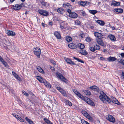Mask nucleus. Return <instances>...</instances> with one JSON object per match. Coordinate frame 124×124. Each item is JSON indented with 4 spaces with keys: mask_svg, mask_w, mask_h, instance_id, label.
<instances>
[{
    "mask_svg": "<svg viewBox=\"0 0 124 124\" xmlns=\"http://www.w3.org/2000/svg\"><path fill=\"white\" fill-rule=\"evenodd\" d=\"M90 88L92 90L100 93V95L99 96V98L104 103H106V101L110 102V100L109 99L103 91H100L98 87L95 85H93L91 86Z\"/></svg>",
    "mask_w": 124,
    "mask_h": 124,
    "instance_id": "1",
    "label": "nucleus"
},
{
    "mask_svg": "<svg viewBox=\"0 0 124 124\" xmlns=\"http://www.w3.org/2000/svg\"><path fill=\"white\" fill-rule=\"evenodd\" d=\"M34 54L39 58H40V55L41 53V51L40 48L36 47L33 50Z\"/></svg>",
    "mask_w": 124,
    "mask_h": 124,
    "instance_id": "2",
    "label": "nucleus"
},
{
    "mask_svg": "<svg viewBox=\"0 0 124 124\" xmlns=\"http://www.w3.org/2000/svg\"><path fill=\"white\" fill-rule=\"evenodd\" d=\"M56 75L57 77L60 79L61 80L65 82H66V79L62 74L58 72H56Z\"/></svg>",
    "mask_w": 124,
    "mask_h": 124,
    "instance_id": "3",
    "label": "nucleus"
},
{
    "mask_svg": "<svg viewBox=\"0 0 124 124\" xmlns=\"http://www.w3.org/2000/svg\"><path fill=\"white\" fill-rule=\"evenodd\" d=\"M38 11L40 14L43 16H47L49 15L48 12L45 10H39Z\"/></svg>",
    "mask_w": 124,
    "mask_h": 124,
    "instance_id": "4",
    "label": "nucleus"
},
{
    "mask_svg": "<svg viewBox=\"0 0 124 124\" xmlns=\"http://www.w3.org/2000/svg\"><path fill=\"white\" fill-rule=\"evenodd\" d=\"M106 119L110 122L114 123L115 122V118L110 115H107L106 116Z\"/></svg>",
    "mask_w": 124,
    "mask_h": 124,
    "instance_id": "5",
    "label": "nucleus"
},
{
    "mask_svg": "<svg viewBox=\"0 0 124 124\" xmlns=\"http://www.w3.org/2000/svg\"><path fill=\"white\" fill-rule=\"evenodd\" d=\"M100 48V47L98 45H95L93 47H90L89 48V49L91 51L94 52L95 51V50H99Z\"/></svg>",
    "mask_w": 124,
    "mask_h": 124,
    "instance_id": "6",
    "label": "nucleus"
},
{
    "mask_svg": "<svg viewBox=\"0 0 124 124\" xmlns=\"http://www.w3.org/2000/svg\"><path fill=\"white\" fill-rule=\"evenodd\" d=\"M72 91L79 98L82 99H83V95H82L78 91L76 90L75 89H73Z\"/></svg>",
    "mask_w": 124,
    "mask_h": 124,
    "instance_id": "7",
    "label": "nucleus"
},
{
    "mask_svg": "<svg viewBox=\"0 0 124 124\" xmlns=\"http://www.w3.org/2000/svg\"><path fill=\"white\" fill-rule=\"evenodd\" d=\"M96 40L98 44L102 46H104V44L103 40L100 38H97Z\"/></svg>",
    "mask_w": 124,
    "mask_h": 124,
    "instance_id": "8",
    "label": "nucleus"
},
{
    "mask_svg": "<svg viewBox=\"0 0 124 124\" xmlns=\"http://www.w3.org/2000/svg\"><path fill=\"white\" fill-rule=\"evenodd\" d=\"M110 99L109 98H108ZM110 102H108L109 103H110L111 101H112L113 103L117 104L118 105L120 104V103L118 102V101L116 98L114 97H113L112 99L110 100Z\"/></svg>",
    "mask_w": 124,
    "mask_h": 124,
    "instance_id": "9",
    "label": "nucleus"
},
{
    "mask_svg": "<svg viewBox=\"0 0 124 124\" xmlns=\"http://www.w3.org/2000/svg\"><path fill=\"white\" fill-rule=\"evenodd\" d=\"M69 16L71 18H76L78 16V15L75 12H72L70 14Z\"/></svg>",
    "mask_w": 124,
    "mask_h": 124,
    "instance_id": "10",
    "label": "nucleus"
},
{
    "mask_svg": "<svg viewBox=\"0 0 124 124\" xmlns=\"http://www.w3.org/2000/svg\"><path fill=\"white\" fill-rule=\"evenodd\" d=\"M68 46L71 49H75L77 48V46L76 44L71 43L68 45Z\"/></svg>",
    "mask_w": 124,
    "mask_h": 124,
    "instance_id": "11",
    "label": "nucleus"
},
{
    "mask_svg": "<svg viewBox=\"0 0 124 124\" xmlns=\"http://www.w3.org/2000/svg\"><path fill=\"white\" fill-rule=\"evenodd\" d=\"M6 32L8 35L14 36L15 35V32L12 31H6Z\"/></svg>",
    "mask_w": 124,
    "mask_h": 124,
    "instance_id": "12",
    "label": "nucleus"
},
{
    "mask_svg": "<svg viewBox=\"0 0 124 124\" xmlns=\"http://www.w3.org/2000/svg\"><path fill=\"white\" fill-rule=\"evenodd\" d=\"M12 73L13 75L17 80L20 81H21L22 80L21 78L14 71H12Z\"/></svg>",
    "mask_w": 124,
    "mask_h": 124,
    "instance_id": "13",
    "label": "nucleus"
},
{
    "mask_svg": "<svg viewBox=\"0 0 124 124\" xmlns=\"http://www.w3.org/2000/svg\"><path fill=\"white\" fill-rule=\"evenodd\" d=\"M108 37L111 41H116V38L114 35L110 34L108 36Z\"/></svg>",
    "mask_w": 124,
    "mask_h": 124,
    "instance_id": "14",
    "label": "nucleus"
},
{
    "mask_svg": "<svg viewBox=\"0 0 124 124\" xmlns=\"http://www.w3.org/2000/svg\"><path fill=\"white\" fill-rule=\"evenodd\" d=\"M116 60V58L114 57L110 56L107 58V60L109 62H113Z\"/></svg>",
    "mask_w": 124,
    "mask_h": 124,
    "instance_id": "15",
    "label": "nucleus"
},
{
    "mask_svg": "<svg viewBox=\"0 0 124 124\" xmlns=\"http://www.w3.org/2000/svg\"><path fill=\"white\" fill-rule=\"evenodd\" d=\"M54 34L58 39H61V36L60 34L58 32L55 31L54 32Z\"/></svg>",
    "mask_w": 124,
    "mask_h": 124,
    "instance_id": "16",
    "label": "nucleus"
},
{
    "mask_svg": "<svg viewBox=\"0 0 124 124\" xmlns=\"http://www.w3.org/2000/svg\"><path fill=\"white\" fill-rule=\"evenodd\" d=\"M86 102L88 104L92 106H94L95 105L94 102L89 98L87 99Z\"/></svg>",
    "mask_w": 124,
    "mask_h": 124,
    "instance_id": "17",
    "label": "nucleus"
},
{
    "mask_svg": "<svg viewBox=\"0 0 124 124\" xmlns=\"http://www.w3.org/2000/svg\"><path fill=\"white\" fill-rule=\"evenodd\" d=\"M66 61L67 63L72 65H75V64L69 58H67L65 60Z\"/></svg>",
    "mask_w": 124,
    "mask_h": 124,
    "instance_id": "18",
    "label": "nucleus"
},
{
    "mask_svg": "<svg viewBox=\"0 0 124 124\" xmlns=\"http://www.w3.org/2000/svg\"><path fill=\"white\" fill-rule=\"evenodd\" d=\"M42 83H43L48 88H50L51 87V85L46 80H44L43 82Z\"/></svg>",
    "mask_w": 124,
    "mask_h": 124,
    "instance_id": "19",
    "label": "nucleus"
},
{
    "mask_svg": "<svg viewBox=\"0 0 124 124\" xmlns=\"http://www.w3.org/2000/svg\"><path fill=\"white\" fill-rule=\"evenodd\" d=\"M111 5H113L115 6H119L120 5V3L119 2L114 1L113 2Z\"/></svg>",
    "mask_w": 124,
    "mask_h": 124,
    "instance_id": "20",
    "label": "nucleus"
},
{
    "mask_svg": "<svg viewBox=\"0 0 124 124\" xmlns=\"http://www.w3.org/2000/svg\"><path fill=\"white\" fill-rule=\"evenodd\" d=\"M78 3L79 4H80L81 6L83 7L85 6L87 4V2L86 1H81L80 2H79Z\"/></svg>",
    "mask_w": 124,
    "mask_h": 124,
    "instance_id": "21",
    "label": "nucleus"
},
{
    "mask_svg": "<svg viewBox=\"0 0 124 124\" xmlns=\"http://www.w3.org/2000/svg\"><path fill=\"white\" fill-rule=\"evenodd\" d=\"M36 78L41 83H42L43 82L44 80L42 78L39 76H37L36 77Z\"/></svg>",
    "mask_w": 124,
    "mask_h": 124,
    "instance_id": "22",
    "label": "nucleus"
},
{
    "mask_svg": "<svg viewBox=\"0 0 124 124\" xmlns=\"http://www.w3.org/2000/svg\"><path fill=\"white\" fill-rule=\"evenodd\" d=\"M57 11L61 14H63L64 11V10L62 8H59L57 9Z\"/></svg>",
    "mask_w": 124,
    "mask_h": 124,
    "instance_id": "23",
    "label": "nucleus"
},
{
    "mask_svg": "<svg viewBox=\"0 0 124 124\" xmlns=\"http://www.w3.org/2000/svg\"><path fill=\"white\" fill-rule=\"evenodd\" d=\"M13 8L15 10H19L21 8L20 6L18 4H16L13 6Z\"/></svg>",
    "mask_w": 124,
    "mask_h": 124,
    "instance_id": "24",
    "label": "nucleus"
},
{
    "mask_svg": "<svg viewBox=\"0 0 124 124\" xmlns=\"http://www.w3.org/2000/svg\"><path fill=\"white\" fill-rule=\"evenodd\" d=\"M94 35L97 38H99V37H101L102 34L101 33L98 32H94Z\"/></svg>",
    "mask_w": 124,
    "mask_h": 124,
    "instance_id": "25",
    "label": "nucleus"
},
{
    "mask_svg": "<svg viewBox=\"0 0 124 124\" xmlns=\"http://www.w3.org/2000/svg\"><path fill=\"white\" fill-rule=\"evenodd\" d=\"M96 22L100 25L102 26H103L105 24L104 22L100 20H98L96 21Z\"/></svg>",
    "mask_w": 124,
    "mask_h": 124,
    "instance_id": "26",
    "label": "nucleus"
},
{
    "mask_svg": "<svg viewBox=\"0 0 124 124\" xmlns=\"http://www.w3.org/2000/svg\"><path fill=\"white\" fill-rule=\"evenodd\" d=\"M82 91L86 95H90L91 94V92L88 90H83Z\"/></svg>",
    "mask_w": 124,
    "mask_h": 124,
    "instance_id": "27",
    "label": "nucleus"
},
{
    "mask_svg": "<svg viewBox=\"0 0 124 124\" xmlns=\"http://www.w3.org/2000/svg\"><path fill=\"white\" fill-rule=\"evenodd\" d=\"M89 12L93 15H94L97 13L98 11L96 10H89Z\"/></svg>",
    "mask_w": 124,
    "mask_h": 124,
    "instance_id": "28",
    "label": "nucleus"
},
{
    "mask_svg": "<svg viewBox=\"0 0 124 124\" xmlns=\"http://www.w3.org/2000/svg\"><path fill=\"white\" fill-rule=\"evenodd\" d=\"M25 119L30 124H34L33 122L27 117H26Z\"/></svg>",
    "mask_w": 124,
    "mask_h": 124,
    "instance_id": "29",
    "label": "nucleus"
},
{
    "mask_svg": "<svg viewBox=\"0 0 124 124\" xmlns=\"http://www.w3.org/2000/svg\"><path fill=\"white\" fill-rule=\"evenodd\" d=\"M81 54L84 55H87L88 53L86 51L84 50H82L80 51Z\"/></svg>",
    "mask_w": 124,
    "mask_h": 124,
    "instance_id": "30",
    "label": "nucleus"
},
{
    "mask_svg": "<svg viewBox=\"0 0 124 124\" xmlns=\"http://www.w3.org/2000/svg\"><path fill=\"white\" fill-rule=\"evenodd\" d=\"M78 47L81 49H82L84 48L85 46L83 44L80 43L78 44Z\"/></svg>",
    "mask_w": 124,
    "mask_h": 124,
    "instance_id": "31",
    "label": "nucleus"
},
{
    "mask_svg": "<svg viewBox=\"0 0 124 124\" xmlns=\"http://www.w3.org/2000/svg\"><path fill=\"white\" fill-rule=\"evenodd\" d=\"M6 88H8V87L7 86L2 84H0V88L1 89H5Z\"/></svg>",
    "mask_w": 124,
    "mask_h": 124,
    "instance_id": "32",
    "label": "nucleus"
},
{
    "mask_svg": "<svg viewBox=\"0 0 124 124\" xmlns=\"http://www.w3.org/2000/svg\"><path fill=\"white\" fill-rule=\"evenodd\" d=\"M73 58L74 59L76 60L78 62H80L83 63H84V62L81 59L77 58L75 57H73Z\"/></svg>",
    "mask_w": 124,
    "mask_h": 124,
    "instance_id": "33",
    "label": "nucleus"
},
{
    "mask_svg": "<svg viewBox=\"0 0 124 124\" xmlns=\"http://www.w3.org/2000/svg\"><path fill=\"white\" fill-rule=\"evenodd\" d=\"M60 92L63 95V96H66V93L65 91L64 90H63L62 89L60 90Z\"/></svg>",
    "mask_w": 124,
    "mask_h": 124,
    "instance_id": "34",
    "label": "nucleus"
},
{
    "mask_svg": "<svg viewBox=\"0 0 124 124\" xmlns=\"http://www.w3.org/2000/svg\"><path fill=\"white\" fill-rule=\"evenodd\" d=\"M38 70L42 73H44V71L43 70L39 67L38 66L37 68Z\"/></svg>",
    "mask_w": 124,
    "mask_h": 124,
    "instance_id": "35",
    "label": "nucleus"
},
{
    "mask_svg": "<svg viewBox=\"0 0 124 124\" xmlns=\"http://www.w3.org/2000/svg\"><path fill=\"white\" fill-rule=\"evenodd\" d=\"M115 10L116 12L120 13H122L123 12V10L121 8L116 9Z\"/></svg>",
    "mask_w": 124,
    "mask_h": 124,
    "instance_id": "36",
    "label": "nucleus"
},
{
    "mask_svg": "<svg viewBox=\"0 0 124 124\" xmlns=\"http://www.w3.org/2000/svg\"><path fill=\"white\" fill-rule=\"evenodd\" d=\"M117 61L119 63L123 65H124V60L121 59H118Z\"/></svg>",
    "mask_w": 124,
    "mask_h": 124,
    "instance_id": "37",
    "label": "nucleus"
},
{
    "mask_svg": "<svg viewBox=\"0 0 124 124\" xmlns=\"http://www.w3.org/2000/svg\"><path fill=\"white\" fill-rule=\"evenodd\" d=\"M66 40L68 42H70L72 40V39L70 37L67 36L66 37Z\"/></svg>",
    "mask_w": 124,
    "mask_h": 124,
    "instance_id": "38",
    "label": "nucleus"
},
{
    "mask_svg": "<svg viewBox=\"0 0 124 124\" xmlns=\"http://www.w3.org/2000/svg\"><path fill=\"white\" fill-rule=\"evenodd\" d=\"M2 63L5 66V67H8V64L5 61L3 60L2 61H1Z\"/></svg>",
    "mask_w": 124,
    "mask_h": 124,
    "instance_id": "39",
    "label": "nucleus"
},
{
    "mask_svg": "<svg viewBox=\"0 0 124 124\" xmlns=\"http://www.w3.org/2000/svg\"><path fill=\"white\" fill-rule=\"evenodd\" d=\"M89 120H90L91 121H93V119L92 117L90 116V115L88 114V115H87L86 117Z\"/></svg>",
    "mask_w": 124,
    "mask_h": 124,
    "instance_id": "40",
    "label": "nucleus"
},
{
    "mask_svg": "<svg viewBox=\"0 0 124 124\" xmlns=\"http://www.w3.org/2000/svg\"><path fill=\"white\" fill-rule=\"evenodd\" d=\"M81 122L82 124H90L83 119L81 120Z\"/></svg>",
    "mask_w": 124,
    "mask_h": 124,
    "instance_id": "41",
    "label": "nucleus"
},
{
    "mask_svg": "<svg viewBox=\"0 0 124 124\" xmlns=\"http://www.w3.org/2000/svg\"><path fill=\"white\" fill-rule=\"evenodd\" d=\"M83 114L85 117L88 115V114L85 111H83L82 112Z\"/></svg>",
    "mask_w": 124,
    "mask_h": 124,
    "instance_id": "42",
    "label": "nucleus"
},
{
    "mask_svg": "<svg viewBox=\"0 0 124 124\" xmlns=\"http://www.w3.org/2000/svg\"><path fill=\"white\" fill-rule=\"evenodd\" d=\"M44 120L47 124H48L51 122L49 120L46 118H44Z\"/></svg>",
    "mask_w": 124,
    "mask_h": 124,
    "instance_id": "43",
    "label": "nucleus"
},
{
    "mask_svg": "<svg viewBox=\"0 0 124 124\" xmlns=\"http://www.w3.org/2000/svg\"><path fill=\"white\" fill-rule=\"evenodd\" d=\"M66 103L67 104L69 105L70 106H71L72 105V104L68 100H67L66 101Z\"/></svg>",
    "mask_w": 124,
    "mask_h": 124,
    "instance_id": "44",
    "label": "nucleus"
},
{
    "mask_svg": "<svg viewBox=\"0 0 124 124\" xmlns=\"http://www.w3.org/2000/svg\"><path fill=\"white\" fill-rule=\"evenodd\" d=\"M75 23L77 25H79L80 24V22L78 20H76L75 21Z\"/></svg>",
    "mask_w": 124,
    "mask_h": 124,
    "instance_id": "45",
    "label": "nucleus"
},
{
    "mask_svg": "<svg viewBox=\"0 0 124 124\" xmlns=\"http://www.w3.org/2000/svg\"><path fill=\"white\" fill-rule=\"evenodd\" d=\"M22 93L23 94L27 96H29V94L28 93H26L25 91H22Z\"/></svg>",
    "mask_w": 124,
    "mask_h": 124,
    "instance_id": "46",
    "label": "nucleus"
},
{
    "mask_svg": "<svg viewBox=\"0 0 124 124\" xmlns=\"http://www.w3.org/2000/svg\"><path fill=\"white\" fill-rule=\"evenodd\" d=\"M50 61L54 65H55L56 64L55 62L53 60H50Z\"/></svg>",
    "mask_w": 124,
    "mask_h": 124,
    "instance_id": "47",
    "label": "nucleus"
},
{
    "mask_svg": "<svg viewBox=\"0 0 124 124\" xmlns=\"http://www.w3.org/2000/svg\"><path fill=\"white\" fill-rule=\"evenodd\" d=\"M17 119L21 122H24L23 120V119L22 118L20 117L19 116L18 118H17Z\"/></svg>",
    "mask_w": 124,
    "mask_h": 124,
    "instance_id": "48",
    "label": "nucleus"
},
{
    "mask_svg": "<svg viewBox=\"0 0 124 124\" xmlns=\"http://www.w3.org/2000/svg\"><path fill=\"white\" fill-rule=\"evenodd\" d=\"M85 40L87 42H89L91 41V39L90 38L88 37L86 38Z\"/></svg>",
    "mask_w": 124,
    "mask_h": 124,
    "instance_id": "49",
    "label": "nucleus"
},
{
    "mask_svg": "<svg viewBox=\"0 0 124 124\" xmlns=\"http://www.w3.org/2000/svg\"><path fill=\"white\" fill-rule=\"evenodd\" d=\"M12 114L13 116L15 117L17 119L18 118L19 116L18 115H16L15 113H12Z\"/></svg>",
    "mask_w": 124,
    "mask_h": 124,
    "instance_id": "50",
    "label": "nucleus"
},
{
    "mask_svg": "<svg viewBox=\"0 0 124 124\" xmlns=\"http://www.w3.org/2000/svg\"><path fill=\"white\" fill-rule=\"evenodd\" d=\"M67 11L69 13V15H70V14L71 13H72L71 12V10L70 9H67Z\"/></svg>",
    "mask_w": 124,
    "mask_h": 124,
    "instance_id": "51",
    "label": "nucleus"
},
{
    "mask_svg": "<svg viewBox=\"0 0 124 124\" xmlns=\"http://www.w3.org/2000/svg\"><path fill=\"white\" fill-rule=\"evenodd\" d=\"M88 26L89 28H90L91 29H93L94 28V27L93 26H91V25H88Z\"/></svg>",
    "mask_w": 124,
    "mask_h": 124,
    "instance_id": "52",
    "label": "nucleus"
},
{
    "mask_svg": "<svg viewBox=\"0 0 124 124\" xmlns=\"http://www.w3.org/2000/svg\"><path fill=\"white\" fill-rule=\"evenodd\" d=\"M46 2H45L43 1L41 2V4L42 5H43L44 6H46V4H47Z\"/></svg>",
    "mask_w": 124,
    "mask_h": 124,
    "instance_id": "53",
    "label": "nucleus"
},
{
    "mask_svg": "<svg viewBox=\"0 0 124 124\" xmlns=\"http://www.w3.org/2000/svg\"><path fill=\"white\" fill-rule=\"evenodd\" d=\"M82 13L83 16H86V14L85 12L83 11L82 12Z\"/></svg>",
    "mask_w": 124,
    "mask_h": 124,
    "instance_id": "54",
    "label": "nucleus"
},
{
    "mask_svg": "<svg viewBox=\"0 0 124 124\" xmlns=\"http://www.w3.org/2000/svg\"><path fill=\"white\" fill-rule=\"evenodd\" d=\"M57 89L59 91H60V90L62 89L60 87H56Z\"/></svg>",
    "mask_w": 124,
    "mask_h": 124,
    "instance_id": "55",
    "label": "nucleus"
},
{
    "mask_svg": "<svg viewBox=\"0 0 124 124\" xmlns=\"http://www.w3.org/2000/svg\"><path fill=\"white\" fill-rule=\"evenodd\" d=\"M120 55L122 57H124V53H121Z\"/></svg>",
    "mask_w": 124,
    "mask_h": 124,
    "instance_id": "56",
    "label": "nucleus"
},
{
    "mask_svg": "<svg viewBox=\"0 0 124 124\" xmlns=\"http://www.w3.org/2000/svg\"><path fill=\"white\" fill-rule=\"evenodd\" d=\"M100 59L101 60H105V59L102 57H100Z\"/></svg>",
    "mask_w": 124,
    "mask_h": 124,
    "instance_id": "57",
    "label": "nucleus"
},
{
    "mask_svg": "<svg viewBox=\"0 0 124 124\" xmlns=\"http://www.w3.org/2000/svg\"><path fill=\"white\" fill-rule=\"evenodd\" d=\"M80 36L82 38H83L85 36V35L84 34H81Z\"/></svg>",
    "mask_w": 124,
    "mask_h": 124,
    "instance_id": "58",
    "label": "nucleus"
},
{
    "mask_svg": "<svg viewBox=\"0 0 124 124\" xmlns=\"http://www.w3.org/2000/svg\"><path fill=\"white\" fill-rule=\"evenodd\" d=\"M20 6V8H21V7H23L24 6V5L23 4V3H22L20 4V5H19Z\"/></svg>",
    "mask_w": 124,
    "mask_h": 124,
    "instance_id": "59",
    "label": "nucleus"
},
{
    "mask_svg": "<svg viewBox=\"0 0 124 124\" xmlns=\"http://www.w3.org/2000/svg\"><path fill=\"white\" fill-rule=\"evenodd\" d=\"M122 77L123 78H124V72H122Z\"/></svg>",
    "mask_w": 124,
    "mask_h": 124,
    "instance_id": "60",
    "label": "nucleus"
},
{
    "mask_svg": "<svg viewBox=\"0 0 124 124\" xmlns=\"http://www.w3.org/2000/svg\"><path fill=\"white\" fill-rule=\"evenodd\" d=\"M3 58L1 57L0 55V61H2L3 60Z\"/></svg>",
    "mask_w": 124,
    "mask_h": 124,
    "instance_id": "61",
    "label": "nucleus"
},
{
    "mask_svg": "<svg viewBox=\"0 0 124 124\" xmlns=\"http://www.w3.org/2000/svg\"><path fill=\"white\" fill-rule=\"evenodd\" d=\"M42 25L44 27H45V25L46 24H45L43 23H41Z\"/></svg>",
    "mask_w": 124,
    "mask_h": 124,
    "instance_id": "62",
    "label": "nucleus"
},
{
    "mask_svg": "<svg viewBox=\"0 0 124 124\" xmlns=\"http://www.w3.org/2000/svg\"><path fill=\"white\" fill-rule=\"evenodd\" d=\"M51 69L53 70H55V69L54 68V67H51Z\"/></svg>",
    "mask_w": 124,
    "mask_h": 124,
    "instance_id": "63",
    "label": "nucleus"
},
{
    "mask_svg": "<svg viewBox=\"0 0 124 124\" xmlns=\"http://www.w3.org/2000/svg\"><path fill=\"white\" fill-rule=\"evenodd\" d=\"M60 28L62 29H63L64 28V27L62 25H61L60 26Z\"/></svg>",
    "mask_w": 124,
    "mask_h": 124,
    "instance_id": "64",
    "label": "nucleus"
}]
</instances>
